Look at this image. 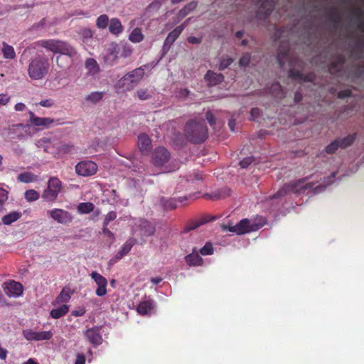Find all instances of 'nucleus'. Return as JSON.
Masks as SVG:
<instances>
[{
	"label": "nucleus",
	"instance_id": "nucleus-1",
	"mask_svg": "<svg viewBox=\"0 0 364 364\" xmlns=\"http://www.w3.org/2000/svg\"><path fill=\"white\" fill-rule=\"evenodd\" d=\"M341 171L339 168L337 171H333L329 176L323 178V185H318L314 187V184L312 183H306L307 178L299 179L297 181H292L289 183H286L277 193V196H274V198L283 196L289 193H301L306 190L313 189L315 193H318L320 191L324 190L326 186L331 185L334 181V178L336 175L340 174V176H346L345 173H341Z\"/></svg>",
	"mask_w": 364,
	"mask_h": 364
},
{
	"label": "nucleus",
	"instance_id": "nucleus-2",
	"mask_svg": "<svg viewBox=\"0 0 364 364\" xmlns=\"http://www.w3.org/2000/svg\"><path fill=\"white\" fill-rule=\"evenodd\" d=\"M186 138L192 144H202L208 137V127L205 122L190 120L184 129Z\"/></svg>",
	"mask_w": 364,
	"mask_h": 364
},
{
	"label": "nucleus",
	"instance_id": "nucleus-3",
	"mask_svg": "<svg viewBox=\"0 0 364 364\" xmlns=\"http://www.w3.org/2000/svg\"><path fill=\"white\" fill-rule=\"evenodd\" d=\"M50 63L47 57L38 53L30 62L28 68L29 77L33 80H41L48 73Z\"/></svg>",
	"mask_w": 364,
	"mask_h": 364
},
{
	"label": "nucleus",
	"instance_id": "nucleus-4",
	"mask_svg": "<svg viewBox=\"0 0 364 364\" xmlns=\"http://www.w3.org/2000/svg\"><path fill=\"white\" fill-rule=\"evenodd\" d=\"M62 189L60 181L56 177L50 178L47 188L43 191L42 198L46 201H54Z\"/></svg>",
	"mask_w": 364,
	"mask_h": 364
},
{
	"label": "nucleus",
	"instance_id": "nucleus-5",
	"mask_svg": "<svg viewBox=\"0 0 364 364\" xmlns=\"http://www.w3.org/2000/svg\"><path fill=\"white\" fill-rule=\"evenodd\" d=\"M205 175L200 171H195L186 177L180 179L178 186H185L186 190L198 188L205 179Z\"/></svg>",
	"mask_w": 364,
	"mask_h": 364
},
{
	"label": "nucleus",
	"instance_id": "nucleus-6",
	"mask_svg": "<svg viewBox=\"0 0 364 364\" xmlns=\"http://www.w3.org/2000/svg\"><path fill=\"white\" fill-rule=\"evenodd\" d=\"M220 227L223 231H230L239 235H243L250 232V220L247 218H244L235 225L222 224Z\"/></svg>",
	"mask_w": 364,
	"mask_h": 364
},
{
	"label": "nucleus",
	"instance_id": "nucleus-7",
	"mask_svg": "<svg viewBox=\"0 0 364 364\" xmlns=\"http://www.w3.org/2000/svg\"><path fill=\"white\" fill-rule=\"evenodd\" d=\"M97 168L98 166L94 161H80L75 166L76 173L82 176L94 175Z\"/></svg>",
	"mask_w": 364,
	"mask_h": 364
},
{
	"label": "nucleus",
	"instance_id": "nucleus-8",
	"mask_svg": "<svg viewBox=\"0 0 364 364\" xmlns=\"http://www.w3.org/2000/svg\"><path fill=\"white\" fill-rule=\"evenodd\" d=\"M51 331H34L32 329H26L23 331V337L28 341H40L50 340L53 337Z\"/></svg>",
	"mask_w": 364,
	"mask_h": 364
},
{
	"label": "nucleus",
	"instance_id": "nucleus-9",
	"mask_svg": "<svg viewBox=\"0 0 364 364\" xmlns=\"http://www.w3.org/2000/svg\"><path fill=\"white\" fill-rule=\"evenodd\" d=\"M91 278L95 281L97 285L95 294L98 296H103L107 294V279L97 272H92L90 274Z\"/></svg>",
	"mask_w": 364,
	"mask_h": 364
},
{
	"label": "nucleus",
	"instance_id": "nucleus-10",
	"mask_svg": "<svg viewBox=\"0 0 364 364\" xmlns=\"http://www.w3.org/2000/svg\"><path fill=\"white\" fill-rule=\"evenodd\" d=\"M50 216L59 223L65 224L73 220V216L69 212L63 209H53L48 212Z\"/></svg>",
	"mask_w": 364,
	"mask_h": 364
},
{
	"label": "nucleus",
	"instance_id": "nucleus-11",
	"mask_svg": "<svg viewBox=\"0 0 364 364\" xmlns=\"http://www.w3.org/2000/svg\"><path fill=\"white\" fill-rule=\"evenodd\" d=\"M4 284V291L9 297H18L23 294V289L21 283L11 280Z\"/></svg>",
	"mask_w": 364,
	"mask_h": 364
},
{
	"label": "nucleus",
	"instance_id": "nucleus-12",
	"mask_svg": "<svg viewBox=\"0 0 364 364\" xmlns=\"http://www.w3.org/2000/svg\"><path fill=\"white\" fill-rule=\"evenodd\" d=\"M214 220H215V217L210 216L208 215H203V217H201L199 219L192 220V221H190L189 223H188L185 225L183 232L188 233V232L196 230L198 228H199L200 226H201L207 223H209L210 221H213Z\"/></svg>",
	"mask_w": 364,
	"mask_h": 364
},
{
	"label": "nucleus",
	"instance_id": "nucleus-13",
	"mask_svg": "<svg viewBox=\"0 0 364 364\" xmlns=\"http://www.w3.org/2000/svg\"><path fill=\"white\" fill-rule=\"evenodd\" d=\"M100 328L95 326L86 330L84 335L88 341L94 346H99L102 342V338L100 333Z\"/></svg>",
	"mask_w": 364,
	"mask_h": 364
},
{
	"label": "nucleus",
	"instance_id": "nucleus-14",
	"mask_svg": "<svg viewBox=\"0 0 364 364\" xmlns=\"http://www.w3.org/2000/svg\"><path fill=\"white\" fill-rule=\"evenodd\" d=\"M55 53H60L61 55L68 56V58H72L76 55L77 52L73 47L66 42L58 41Z\"/></svg>",
	"mask_w": 364,
	"mask_h": 364
},
{
	"label": "nucleus",
	"instance_id": "nucleus-15",
	"mask_svg": "<svg viewBox=\"0 0 364 364\" xmlns=\"http://www.w3.org/2000/svg\"><path fill=\"white\" fill-rule=\"evenodd\" d=\"M30 116V122L36 127H42L48 128L54 122V119L49 117H38L31 111L28 112Z\"/></svg>",
	"mask_w": 364,
	"mask_h": 364
},
{
	"label": "nucleus",
	"instance_id": "nucleus-16",
	"mask_svg": "<svg viewBox=\"0 0 364 364\" xmlns=\"http://www.w3.org/2000/svg\"><path fill=\"white\" fill-rule=\"evenodd\" d=\"M186 264L191 267L202 266L203 264V258L199 255L196 247H194L191 254L185 257Z\"/></svg>",
	"mask_w": 364,
	"mask_h": 364
},
{
	"label": "nucleus",
	"instance_id": "nucleus-17",
	"mask_svg": "<svg viewBox=\"0 0 364 364\" xmlns=\"http://www.w3.org/2000/svg\"><path fill=\"white\" fill-rule=\"evenodd\" d=\"M204 79L209 86H215L224 80V76L221 73H216L212 70H208L205 75Z\"/></svg>",
	"mask_w": 364,
	"mask_h": 364
},
{
	"label": "nucleus",
	"instance_id": "nucleus-18",
	"mask_svg": "<svg viewBox=\"0 0 364 364\" xmlns=\"http://www.w3.org/2000/svg\"><path fill=\"white\" fill-rule=\"evenodd\" d=\"M179 36L180 29H173L171 33H168L163 45V55L168 53L171 45L175 42Z\"/></svg>",
	"mask_w": 364,
	"mask_h": 364
},
{
	"label": "nucleus",
	"instance_id": "nucleus-19",
	"mask_svg": "<svg viewBox=\"0 0 364 364\" xmlns=\"http://www.w3.org/2000/svg\"><path fill=\"white\" fill-rule=\"evenodd\" d=\"M144 67H146V65L141 66L127 73V75L130 77L135 87L139 84L144 76Z\"/></svg>",
	"mask_w": 364,
	"mask_h": 364
},
{
	"label": "nucleus",
	"instance_id": "nucleus-20",
	"mask_svg": "<svg viewBox=\"0 0 364 364\" xmlns=\"http://www.w3.org/2000/svg\"><path fill=\"white\" fill-rule=\"evenodd\" d=\"M188 198L186 196L182 198H161V203L164 208L166 210H173L177 208V203L178 202H183L185 200H187Z\"/></svg>",
	"mask_w": 364,
	"mask_h": 364
},
{
	"label": "nucleus",
	"instance_id": "nucleus-21",
	"mask_svg": "<svg viewBox=\"0 0 364 364\" xmlns=\"http://www.w3.org/2000/svg\"><path fill=\"white\" fill-rule=\"evenodd\" d=\"M138 147L141 152L148 151L151 149V141L149 136L146 134H141L138 136Z\"/></svg>",
	"mask_w": 364,
	"mask_h": 364
},
{
	"label": "nucleus",
	"instance_id": "nucleus-22",
	"mask_svg": "<svg viewBox=\"0 0 364 364\" xmlns=\"http://www.w3.org/2000/svg\"><path fill=\"white\" fill-rule=\"evenodd\" d=\"M116 87L123 89V90L129 91L135 87V86L127 73L117 81Z\"/></svg>",
	"mask_w": 364,
	"mask_h": 364
},
{
	"label": "nucleus",
	"instance_id": "nucleus-23",
	"mask_svg": "<svg viewBox=\"0 0 364 364\" xmlns=\"http://www.w3.org/2000/svg\"><path fill=\"white\" fill-rule=\"evenodd\" d=\"M154 309V302L152 300H146L141 301L137 307L136 311L141 315L148 314Z\"/></svg>",
	"mask_w": 364,
	"mask_h": 364
},
{
	"label": "nucleus",
	"instance_id": "nucleus-24",
	"mask_svg": "<svg viewBox=\"0 0 364 364\" xmlns=\"http://www.w3.org/2000/svg\"><path fill=\"white\" fill-rule=\"evenodd\" d=\"M134 245V241L132 239L128 240L122 246L120 250L116 254L115 257L117 259H121L124 256L129 252L131 249Z\"/></svg>",
	"mask_w": 364,
	"mask_h": 364
},
{
	"label": "nucleus",
	"instance_id": "nucleus-25",
	"mask_svg": "<svg viewBox=\"0 0 364 364\" xmlns=\"http://www.w3.org/2000/svg\"><path fill=\"white\" fill-rule=\"evenodd\" d=\"M21 215H22V214L20 212H17V211L11 212V213L6 214V215H4L2 218L1 221L4 225H9L11 223H13L14 222H16V220H18L21 217Z\"/></svg>",
	"mask_w": 364,
	"mask_h": 364
},
{
	"label": "nucleus",
	"instance_id": "nucleus-26",
	"mask_svg": "<svg viewBox=\"0 0 364 364\" xmlns=\"http://www.w3.org/2000/svg\"><path fill=\"white\" fill-rule=\"evenodd\" d=\"M198 5L197 1H193L185 5L178 13L179 20L186 17L191 11H193Z\"/></svg>",
	"mask_w": 364,
	"mask_h": 364
},
{
	"label": "nucleus",
	"instance_id": "nucleus-27",
	"mask_svg": "<svg viewBox=\"0 0 364 364\" xmlns=\"http://www.w3.org/2000/svg\"><path fill=\"white\" fill-rule=\"evenodd\" d=\"M140 227L141 230L145 236L153 235L156 231L154 225L148 220L142 221Z\"/></svg>",
	"mask_w": 364,
	"mask_h": 364
},
{
	"label": "nucleus",
	"instance_id": "nucleus-28",
	"mask_svg": "<svg viewBox=\"0 0 364 364\" xmlns=\"http://www.w3.org/2000/svg\"><path fill=\"white\" fill-rule=\"evenodd\" d=\"M69 311L68 305L63 304L57 309H52L50 311V316L53 318H59L65 316Z\"/></svg>",
	"mask_w": 364,
	"mask_h": 364
},
{
	"label": "nucleus",
	"instance_id": "nucleus-29",
	"mask_svg": "<svg viewBox=\"0 0 364 364\" xmlns=\"http://www.w3.org/2000/svg\"><path fill=\"white\" fill-rule=\"evenodd\" d=\"M154 159H168L170 158V152L164 146L157 147L154 152Z\"/></svg>",
	"mask_w": 364,
	"mask_h": 364
},
{
	"label": "nucleus",
	"instance_id": "nucleus-30",
	"mask_svg": "<svg viewBox=\"0 0 364 364\" xmlns=\"http://www.w3.org/2000/svg\"><path fill=\"white\" fill-rule=\"evenodd\" d=\"M267 223V219L264 217L257 215L252 220V232L257 231L262 228Z\"/></svg>",
	"mask_w": 364,
	"mask_h": 364
},
{
	"label": "nucleus",
	"instance_id": "nucleus-31",
	"mask_svg": "<svg viewBox=\"0 0 364 364\" xmlns=\"http://www.w3.org/2000/svg\"><path fill=\"white\" fill-rule=\"evenodd\" d=\"M70 292L69 288H63L55 299L58 304L67 303L70 299Z\"/></svg>",
	"mask_w": 364,
	"mask_h": 364
},
{
	"label": "nucleus",
	"instance_id": "nucleus-32",
	"mask_svg": "<svg viewBox=\"0 0 364 364\" xmlns=\"http://www.w3.org/2000/svg\"><path fill=\"white\" fill-rule=\"evenodd\" d=\"M109 30L113 34H118L121 33L122 27L119 20L117 18H112L109 26Z\"/></svg>",
	"mask_w": 364,
	"mask_h": 364
},
{
	"label": "nucleus",
	"instance_id": "nucleus-33",
	"mask_svg": "<svg viewBox=\"0 0 364 364\" xmlns=\"http://www.w3.org/2000/svg\"><path fill=\"white\" fill-rule=\"evenodd\" d=\"M104 94L105 93L103 92H92L90 95H87L85 100L92 104H96L102 99Z\"/></svg>",
	"mask_w": 364,
	"mask_h": 364
},
{
	"label": "nucleus",
	"instance_id": "nucleus-34",
	"mask_svg": "<svg viewBox=\"0 0 364 364\" xmlns=\"http://www.w3.org/2000/svg\"><path fill=\"white\" fill-rule=\"evenodd\" d=\"M94 204L90 202L80 203L77 206V210L81 214L90 213L94 210Z\"/></svg>",
	"mask_w": 364,
	"mask_h": 364
},
{
	"label": "nucleus",
	"instance_id": "nucleus-35",
	"mask_svg": "<svg viewBox=\"0 0 364 364\" xmlns=\"http://www.w3.org/2000/svg\"><path fill=\"white\" fill-rule=\"evenodd\" d=\"M17 178L23 183H31L37 180V176L31 172H23L20 173Z\"/></svg>",
	"mask_w": 364,
	"mask_h": 364
},
{
	"label": "nucleus",
	"instance_id": "nucleus-36",
	"mask_svg": "<svg viewBox=\"0 0 364 364\" xmlns=\"http://www.w3.org/2000/svg\"><path fill=\"white\" fill-rule=\"evenodd\" d=\"M2 53L6 59H14L16 56L14 48L6 43H3Z\"/></svg>",
	"mask_w": 364,
	"mask_h": 364
},
{
	"label": "nucleus",
	"instance_id": "nucleus-37",
	"mask_svg": "<svg viewBox=\"0 0 364 364\" xmlns=\"http://www.w3.org/2000/svg\"><path fill=\"white\" fill-rule=\"evenodd\" d=\"M58 41L55 40L42 41L39 42V45L41 47L46 48L47 50L53 51L55 53Z\"/></svg>",
	"mask_w": 364,
	"mask_h": 364
},
{
	"label": "nucleus",
	"instance_id": "nucleus-38",
	"mask_svg": "<svg viewBox=\"0 0 364 364\" xmlns=\"http://www.w3.org/2000/svg\"><path fill=\"white\" fill-rule=\"evenodd\" d=\"M143 34L141 32V30L139 28H135L130 33L129 39L134 43H139L143 40Z\"/></svg>",
	"mask_w": 364,
	"mask_h": 364
},
{
	"label": "nucleus",
	"instance_id": "nucleus-39",
	"mask_svg": "<svg viewBox=\"0 0 364 364\" xmlns=\"http://www.w3.org/2000/svg\"><path fill=\"white\" fill-rule=\"evenodd\" d=\"M355 134H350L343 139H339L338 140L340 141V142H339L340 147L346 148V147L350 146V144H352L353 142L355 141Z\"/></svg>",
	"mask_w": 364,
	"mask_h": 364
},
{
	"label": "nucleus",
	"instance_id": "nucleus-40",
	"mask_svg": "<svg viewBox=\"0 0 364 364\" xmlns=\"http://www.w3.org/2000/svg\"><path fill=\"white\" fill-rule=\"evenodd\" d=\"M72 58L65 55H60L56 58V62L59 67L67 68L72 63Z\"/></svg>",
	"mask_w": 364,
	"mask_h": 364
},
{
	"label": "nucleus",
	"instance_id": "nucleus-41",
	"mask_svg": "<svg viewBox=\"0 0 364 364\" xmlns=\"http://www.w3.org/2000/svg\"><path fill=\"white\" fill-rule=\"evenodd\" d=\"M231 190L228 187H223L218 191L217 193H214V196H212L213 199H218V198H224L230 195Z\"/></svg>",
	"mask_w": 364,
	"mask_h": 364
},
{
	"label": "nucleus",
	"instance_id": "nucleus-42",
	"mask_svg": "<svg viewBox=\"0 0 364 364\" xmlns=\"http://www.w3.org/2000/svg\"><path fill=\"white\" fill-rule=\"evenodd\" d=\"M198 253H200L203 256L213 255L214 252V248L211 242H207L205 245L200 248Z\"/></svg>",
	"mask_w": 364,
	"mask_h": 364
},
{
	"label": "nucleus",
	"instance_id": "nucleus-43",
	"mask_svg": "<svg viewBox=\"0 0 364 364\" xmlns=\"http://www.w3.org/2000/svg\"><path fill=\"white\" fill-rule=\"evenodd\" d=\"M86 67L92 74H96L99 72V67L95 60L89 58L86 61Z\"/></svg>",
	"mask_w": 364,
	"mask_h": 364
},
{
	"label": "nucleus",
	"instance_id": "nucleus-44",
	"mask_svg": "<svg viewBox=\"0 0 364 364\" xmlns=\"http://www.w3.org/2000/svg\"><path fill=\"white\" fill-rule=\"evenodd\" d=\"M39 196V193L33 189L28 190L25 192V198L29 202L37 200Z\"/></svg>",
	"mask_w": 364,
	"mask_h": 364
},
{
	"label": "nucleus",
	"instance_id": "nucleus-45",
	"mask_svg": "<svg viewBox=\"0 0 364 364\" xmlns=\"http://www.w3.org/2000/svg\"><path fill=\"white\" fill-rule=\"evenodd\" d=\"M109 18L106 14L100 15L96 21V25L99 28H105L108 25Z\"/></svg>",
	"mask_w": 364,
	"mask_h": 364
},
{
	"label": "nucleus",
	"instance_id": "nucleus-46",
	"mask_svg": "<svg viewBox=\"0 0 364 364\" xmlns=\"http://www.w3.org/2000/svg\"><path fill=\"white\" fill-rule=\"evenodd\" d=\"M270 92L277 97H282L284 96L282 87L278 83H275L272 85Z\"/></svg>",
	"mask_w": 364,
	"mask_h": 364
},
{
	"label": "nucleus",
	"instance_id": "nucleus-47",
	"mask_svg": "<svg viewBox=\"0 0 364 364\" xmlns=\"http://www.w3.org/2000/svg\"><path fill=\"white\" fill-rule=\"evenodd\" d=\"M289 57L288 52H284V53H283L282 51L279 52V53L277 55V60H278V62L282 68L284 67L285 60H289Z\"/></svg>",
	"mask_w": 364,
	"mask_h": 364
},
{
	"label": "nucleus",
	"instance_id": "nucleus-48",
	"mask_svg": "<svg viewBox=\"0 0 364 364\" xmlns=\"http://www.w3.org/2000/svg\"><path fill=\"white\" fill-rule=\"evenodd\" d=\"M136 95L141 100H146L151 97L146 89H139L136 91Z\"/></svg>",
	"mask_w": 364,
	"mask_h": 364
},
{
	"label": "nucleus",
	"instance_id": "nucleus-49",
	"mask_svg": "<svg viewBox=\"0 0 364 364\" xmlns=\"http://www.w3.org/2000/svg\"><path fill=\"white\" fill-rule=\"evenodd\" d=\"M340 141L338 139L331 143L328 146H326V151L328 154L334 153L338 147H340Z\"/></svg>",
	"mask_w": 364,
	"mask_h": 364
},
{
	"label": "nucleus",
	"instance_id": "nucleus-50",
	"mask_svg": "<svg viewBox=\"0 0 364 364\" xmlns=\"http://www.w3.org/2000/svg\"><path fill=\"white\" fill-rule=\"evenodd\" d=\"M117 218V213L115 211H110L106 215L103 222V225H108L109 223Z\"/></svg>",
	"mask_w": 364,
	"mask_h": 364
},
{
	"label": "nucleus",
	"instance_id": "nucleus-51",
	"mask_svg": "<svg viewBox=\"0 0 364 364\" xmlns=\"http://www.w3.org/2000/svg\"><path fill=\"white\" fill-rule=\"evenodd\" d=\"M250 63V54L246 53L240 60L239 65L242 68H245Z\"/></svg>",
	"mask_w": 364,
	"mask_h": 364
},
{
	"label": "nucleus",
	"instance_id": "nucleus-52",
	"mask_svg": "<svg viewBox=\"0 0 364 364\" xmlns=\"http://www.w3.org/2000/svg\"><path fill=\"white\" fill-rule=\"evenodd\" d=\"M233 60L231 58H226L221 60L219 65V69L223 70L227 68L232 63Z\"/></svg>",
	"mask_w": 364,
	"mask_h": 364
},
{
	"label": "nucleus",
	"instance_id": "nucleus-53",
	"mask_svg": "<svg viewBox=\"0 0 364 364\" xmlns=\"http://www.w3.org/2000/svg\"><path fill=\"white\" fill-rule=\"evenodd\" d=\"M205 118L208 120L209 124L215 129V124L216 123V119L210 111H208L205 114Z\"/></svg>",
	"mask_w": 364,
	"mask_h": 364
},
{
	"label": "nucleus",
	"instance_id": "nucleus-54",
	"mask_svg": "<svg viewBox=\"0 0 364 364\" xmlns=\"http://www.w3.org/2000/svg\"><path fill=\"white\" fill-rule=\"evenodd\" d=\"M289 76L294 79H303V74L300 71H294V70L289 71Z\"/></svg>",
	"mask_w": 364,
	"mask_h": 364
},
{
	"label": "nucleus",
	"instance_id": "nucleus-55",
	"mask_svg": "<svg viewBox=\"0 0 364 364\" xmlns=\"http://www.w3.org/2000/svg\"><path fill=\"white\" fill-rule=\"evenodd\" d=\"M75 364H85V355L83 353H78Z\"/></svg>",
	"mask_w": 364,
	"mask_h": 364
},
{
	"label": "nucleus",
	"instance_id": "nucleus-56",
	"mask_svg": "<svg viewBox=\"0 0 364 364\" xmlns=\"http://www.w3.org/2000/svg\"><path fill=\"white\" fill-rule=\"evenodd\" d=\"M8 193L4 188H0V204H2L8 199Z\"/></svg>",
	"mask_w": 364,
	"mask_h": 364
},
{
	"label": "nucleus",
	"instance_id": "nucleus-57",
	"mask_svg": "<svg viewBox=\"0 0 364 364\" xmlns=\"http://www.w3.org/2000/svg\"><path fill=\"white\" fill-rule=\"evenodd\" d=\"M10 100V97L5 94H0V105H6Z\"/></svg>",
	"mask_w": 364,
	"mask_h": 364
},
{
	"label": "nucleus",
	"instance_id": "nucleus-58",
	"mask_svg": "<svg viewBox=\"0 0 364 364\" xmlns=\"http://www.w3.org/2000/svg\"><path fill=\"white\" fill-rule=\"evenodd\" d=\"M187 41L188 43H192V44H199L201 43L202 39H201V38H197L195 36H189L187 38Z\"/></svg>",
	"mask_w": 364,
	"mask_h": 364
},
{
	"label": "nucleus",
	"instance_id": "nucleus-59",
	"mask_svg": "<svg viewBox=\"0 0 364 364\" xmlns=\"http://www.w3.org/2000/svg\"><path fill=\"white\" fill-rule=\"evenodd\" d=\"M154 162V166H164L169 165L170 162H172V161H152Z\"/></svg>",
	"mask_w": 364,
	"mask_h": 364
},
{
	"label": "nucleus",
	"instance_id": "nucleus-60",
	"mask_svg": "<svg viewBox=\"0 0 364 364\" xmlns=\"http://www.w3.org/2000/svg\"><path fill=\"white\" fill-rule=\"evenodd\" d=\"M85 314V310L84 308H81L78 310H74L72 311V315L74 316H82Z\"/></svg>",
	"mask_w": 364,
	"mask_h": 364
},
{
	"label": "nucleus",
	"instance_id": "nucleus-61",
	"mask_svg": "<svg viewBox=\"0 0 364 364\" xmlns=\"http://www.w3.org/2000/svg\"><path fill=\"white\" fill-rule=\"evenodd\" d=\"M102 232L104 234H105L107 237H112L113 238L114 237V234L112 232H111L108 228H107V225H103V228H102Z\"/></svg>",
	"mask_w": 364,
	"mask_h": 364
},
{
	"label": "nucleus",
	"instance_id": "nucleus-62",
	"mask_svg": "<svg viewBox=\"0 0 364 364\" xmlns=\"http://www.w3.org/2000/svg\"><path fill=\"white\" fill-rule=\"evenodd\" d=\"M82 34L84 38H91L92 36V33L90 29L85 28L82 31Z\"/></svg>",
	"mask_w": 364,
	"mask_h": 364
},
{
	"label": "nucleus",
	"instance_id": "nucleus-63",
	"mask_svg": "<svg viewBox=\"0 0 364 364\" xmlns=\"http://www.w3.org/2000/svg\"><path fill=\"white\" fill-rule=\"evenodd\" d=\"M46 24V18H42L38 23H35L32 26L33 29L38 28L39 27H43Z\"/></svg>",
	"mask_w": 364,
	"mask_h": 364
},
{
	"label": "nucleus",
	"instance_id": "nucleus-64",
	"mask_svg": "<svg viewBox=\"0 0 364 364\" xmlns=\"http://www.w3.org/2000/svg\"><path fill=\"white\" fill-rule=\"evenodd\" d=\"M42 107H49L53 105V102L50 100H42L39 103Z\"/></svg>",
	"mask_w": 364,
	"mask_h": 364
}]
</instances>
